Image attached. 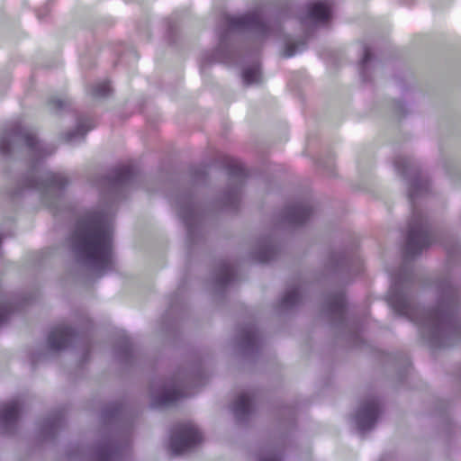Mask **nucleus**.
Listing matches in <instances>:
<instances>
[{
  "label": "nucleus",
  "mask_w": 461,
  "mask_h": 461,
  "mask_svg": "<svg viewBox=\"0 0 461 461\" xmlns=\"http://www.w3.org/2000/svg\"><path fill=\"white\" fill-rule=\"evenodd\" d=\"M357 422H358V426H359V428H360L361 429H364V427H363V425H362L361 421H360V420H358Z\"/></svg>",
  "instance_id": "9"
},
{
  "label": "nucleus",
  "mask_w": 461,
  "mask_h": 461,
  "mask_svg": "<svg viewBox=\"0 0 461 461\" xmlns=\"http://www.w3.org/2000/svg\"><path fill=\"white\" fill-rule=\"evenodd\" d=\"M202 439L201 433L193 426L188 425L180 428L171 438V449L180 454L191 448Z\"/></svg>",
  "instance_id": "2"
},
{
  "label": "nucleus",
  "mask_w": 461,
  "mask_h": 461,
  "mask_svg": "<svg viewBox=\"0 0 461 461\" xmlns=\"http://www.w3.org/2000/svg\"><path fill=\"white\" fill-rule=\"evenodd\" d=\"M54 336H55V334L53 333V334L51 335V338H50V343H51L52 347H54V348H60V347H61V344H60V343H56V342L54 341V339H53V337H54Z\"/></svg>",
  "instance_id": "7"
},
{
  "label": "nucleus",
  "mask_w": 461,
  "mask_h": 461,
  "mask_svg": "<svg viewBox=\"0 0 461 461\" xmlns=\"http://www.w3.org/2000/svg\"><path fill=\"white\" fill-rule=\"evenodd\" d=\"M80 245L87 256L96 263L108 265L112 262L111 240L100 231H87L80 236Z\"/></svg>",
  "instance_id": "1"
},
{
  "label": "nucleus",
  "mask_w": 461,
  "mask_h": 461,
  "mask_svg": "<svg viewBox=\"0 0 461 461\" xmlns=\"http://www.w3.org/2000/svg\"><path fill=\"white\" fill-rule=\"evenodd\" d=\"M59 335L60 336V338H64V331H59Z\"/></svg>",
  "instance_id": "8"
},
{
  "label": "nucleus",
  "mask_w": 461,
  "mask_h": 461,
  "mask_svg": "<svg viewBox=\"0 0 461 461\" xmlns=\"http://www.w3.org/2000/svg\"><path fill=\"white\" fill-rule=\"evenodd\" d=\"M248 405H249V397L247 395L240 396L239 399L237 400V403H236L237 411H245L247 409Z\"/></svg>",
  "instance_id": "5"
},
{
  "label": "nucleus",
  "mask_w": 461,
  "mask_h": 461,
  "mask_svg": "<svg viewBox=\"0 0 461 461\" xmlns=\"http://www.w3.org/2000/svg\"><path fill=\"white\" fill-rule=\"evenodd\" d=\"M330 15V7L327 2H314L310 6V16L316 22H324Z\"/></svg>",
  "instance_id": "3"
},
{
  "label": "nucleus",
  "mask_w": 461,
  "mask_h": 461,
  "mask_svg": "<svg viewBox=\"0 0 461 461\" xmlns=\"http://www.w3.org/2000/svg\"><path fill=\"white\" fill-rule=\"evenodd\" d=\"M16 410L15 404L12 403L7 407L6 413L5 414V418H9L12 416L13 412Z\"/></svg>",
  "instance_id": "6"
},
{
  "label": "nucleus",
  "mask_w": 461,
  "mask_h": 461,
  "mask_svg": "<svg viewBox=\"0 0 461 461\" xmlns=\"http://www.w3.org/2000/svg\"><path fill=\"white\" fill-rule=\"evenodd\" d=\"M244 81L247 84H253L259 80V73L257 69H248L243 74Z\"/></svg>",
  "instance_id": "4"
}]
</instances>
